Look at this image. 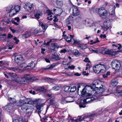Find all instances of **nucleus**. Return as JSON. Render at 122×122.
Segmentation results:
<instances>
[{"instance_id": "a18cd8bd", "label": "nucleus", "mask_w": 122, "mask_h": 122, "mask_svg": "<svg viewBox=\"0 0 122 122\" xmlns=\"http://www.w3.org/2000/svg\"><path fill=\"white\" fill-rule=\"evenodd\" d=\"M47 27L48 26L47 25L44 24L41 26V27L43 28V29H44V30H46Z\"/></svg>"}, {"instance_id": "4c0bfd02", "label": "nucleus", "mask_w": 122, "mask_h": 122, "mask_svg": "<svg viewBox=\"0 0 122 122\" xmlns=\"http://www.w3.org/2000/svg\"><path fill=\"white\" fill-rule=\"evenodd\" d=\"M60 87L59 86H56L52 87L51 89L52 90H54L55 91H57L59 90Z\"/></svg>"}, {"instance_id": "cd10ccee", "label": "nucleus", "mask_w": 122, "mask_h": 122, "mask_svg": "<svg viewBox=\"0 0 122 122\" xmlns=\"http://www.w3.org/2000/svg\"><path fill=\"white\" fill-rule=\"evenodd\" d=\"M16 79H15V81L16 82L21 83V77H20L17 76L16 77Z\"/></svg>"}, {"instance_id": "c756f323", "label": "nucleus", "mask_w": 122, "mask_h": 122, "mask_svg": "<svg viewBox=\"0 0 122 122\" xmlns=\"http://www.w3.org/2000/svg\"><path fill=\"white\" fill-rule=\"evenodd\" d=\"M70 87L69 86H65L64 88V91L67 92H70Z\"/></svg>"}, {"instance_id": "37998d69", "label": "nucleus", "mask_w": 122, "mask_h": 122, "mask_svg": "<svg viewBox=\"0 0 122 122\" xmlns=\"http://www.w3.org/2000/svg\"><path fill=\"white\" fill-rule=\"evenodd\" d=\"M52 97L51 98H50L48 101H49V102L50 104L51 105L53 103V102L54 101L53 98H52Z\"/></svg>"}, {"instance_id": "4be33fe9", "label": "nucleus", "mask_w": 122, "mask_h": 122, "mask_svg": "<svg viewBox=\"0 0 122 122\" xmlns=\"http://www.w3.org/2000/svg\"><path fill=\"white\" fill-rule=\"evenodd\" d=\"M23 101L25 104H31L32 103V101L30 98H26Z\"/></svg>"}, {"instance_id": "9d476101", "label": "nucleus", "mask_w": 122, "mask_h": 122, "mask_svg": "<svg viewBox=\"0 0 122 122\" xmlns=\"http://www.w3.org/2000/svg\"><path fill=\"white\" fill-rule=\"evenodd\" d=\"M116 54V52L113 51V50H110L106 49L105 51V54H108L112 56L115 55Z\"/></svg>"}, {"instance_id": "680f3d73", "label": "nucleus", "mask_w": 122, "mask_h": 122, "mask_svg": "<svg viewBox=\"0 0 122 122\" xmlns=\"http://www.w3.org/2000/svg\"><path fill=\"white\" fill-rule=\"evenodd\" d=\"M13 37V36L10 34H9L8 35V37L9 38H11Z\"/></svg>"}, {"instance_id": "58836bf2", "label": "nucleus", "mask_w": 122, "mask_h": 122, "mask_svg": "<svg viewBox=\"0 0 122 122\" xmlns=\"http://www.w3.org/2000/svg\"><path fill=\"white\" fill-rule=\"evenodd\" d=\"M9 69L14 71H18L19 70V68L17 67L15 68L11 67L9 68Z\"/></svg>"}, {"instance_id": "5fc2aeb1", "label": "nucleus", "mask_w": 122, "mask_h": 122, "mask_svg": "<svg viewBox=\"0 0 122 122\" xmlns=\"http://www.w3.org/2000/svg\"><path fill=\"white\" fill-rule=\"evenodd\" d=\"M47 12L48 14L49 15H51V14H52L51 11L50 10H48L47 11Z\"/></svg>"}, {"instance_id": "ea45409f", "label": "nucleus", "mask_w": 122, "mask_h": 122, "mask_svg": "<svg viewBox=\"0 0 122 122\" xmlns=\"http://www.w3.org/2000/svg\"><path fill=\"white\" fill-rule=\"evenodd\" d=\"M106 49L104 48H102L101 49V51L100 52V53L103 55L105 54V51H106Z\"/></svg>"}, {"instance_id": "9b49d317", "label": "nucleus", "mask_w": 122, "mask_h": 122, "mask_svg": "<svg viewBox=\"0 0 122 122\" xmlns=\"http://www.w3.org/2000/svg\"><path fill=\"white\" fill-rule=\"evenodd\" d=\"M94 115L93 114H91L85 117H82V116L79 117V118L77 119L78 122H81L84 120L85 119L93 117Z\"/></svg>"}, {"instance_id": "dca6fc26", "label": "nucleus", "mask_w": 122, "mask_h": 122, "mask_svg": "<svg viewBox=\"0 0 122 122\" xmlns=\"http://www.w3.org/2000/svg\"><path fill=\"white\" fill-rule=\"evenodd\" d=\"M59 48L56 43H52L51 44V49L52 50H55Z\"/></svg>"}, {"instance_id": "8fccbe9b", "label": "nucleus", "mask_w": 122, "mask_h": 122, "mask_svg": "<svg viewBox=\"0 0 122 122\" xmlns=\"http://www.w3.org/2000/svg\"><path fill=\"white\" fill-rule=\"evenodd\" d=\"M83 61L84 62L88 63H89L90 62V61L89 60L88 58L87 57H86Z\"/></svg>"}, {"instance_id": "7ed1b4c3", "label": "nucleus", "mask_w": 122, "mask_h": 122, "mask_svg": "<svg viewBox=\"0 0 122 122\" xmlns=\"http://www.w3.org/2000/svg\"><path fill=\"white\" fill-rule=\"evenodd\" d=\"M8 100L10 101L11 103L4 107H3L4 109L8 110L12 109L13 108L14 104L16 103V100L15 99L12 98L11 97Z\"/></svg>"}, {"instance_id": "1a4fd4ad", "label": "nucleus", "mask_w": 122, "mask_h": 122, "mask_svg": "<svg viewBox=\"0 0 122 122\" xmlns=\"http://www.w3.org/2000/svg\"><path fill=\"white\" fill-rule=\"evenodd\" d=\"M33 5L30 3H28L25 4L24 6L25 9L28 11H30L31 8L33 7Z\"/></svg>"}, {"instance_id": "4d7b16f0", "label": "nucleus", "mask_w": 122, "mask_h": 122, "mask_svg": "<svg viewBox=\"0 0 122 122\" xmlns=\"http://www.w3.org/2000/svg\"><path fill=\"white\" fill-rule=\"evenodd\" d=\"M70 120H71L72 122H78L77 119H71Z\"/></svg>"}, {"instance_id": "72a5a7b5", "label": "nucleus", "mask_w": 122, "mask_h": 122, "mask_svg": "<svg viewBox=\"0 0 122 122\" xmlns=\"http://www.w3.org/2000/svg\"><path fill=\"white\" fill-rule=\"evenodd\" d=\"M9 76L11 78H15L17 76L16 74L15 73H9Z\"/></svg>"}, {"instance_id": "603ef678", "label": "nucleus", "mask_w": 122, "mask_h": 122, "mask_svg": "<svg viewBox=\"0 0 122 122\" xmlns=\"http://www.w3.org/2000/svg\"><path fill=\"white\" fill-rule=\"evenodd\" d=\"M68 68L69 69H73L75 68V66L74 65H72L71 66H69Z\"/></svg>"}, {"instance_id": "5701e85b", "label": "nucleus", "mask_w": 122, "mask_h": 122, "mask_svg": "<svg viewBox=\"0 0 122 122\" xmlns=\"http://www.w3.org/2000/svg\"><path fill=\"white\" fill-rule=\"evenodd\" d=\"M43 106V104H38L36 106V108L37 110H38V113L39 114L41 112V108Z\"/></svg>"}, {"instance_id": "473e14b6", "label": "nucleus", "mask_w": 122, "mask_h": 122, "mask_svg": "<svg viewBox=\"0 0 122 122\" xmlns=\"http://www.w3.org/2000/svg\"><path fill=\"white\" fill-rule=\"evenodd\" d=\"M76 86H74L70 88V92L72 93L74 92L76 90Z\"/></svg>"}, {"instance_id": "412c9836", "label": "nucleus", "mask_w": 122, "mask_h": 122, "mask_svg": "<svg viewBox=\"0 0 122 122\" xmlns=\"http://www.w3.org/2000/svg\"><path fill=\"white\" fill-rule=\"evenodd\" d=\"M66 98L67 103L73 102L74 99V97H67Z\"/></svg>"}, {"instance_id": "ddd939ff", "label": "nucleus", "mask_w": 122, "mask_h": 122, "mask_svg": "<svg viewBox=\"0 0 122 122\" xmlns=\"http://www.w3.org/2000/svg\"><path fill=\"white\" fill-rule=\"evenodd\" d=\"M101 27L102 29L105 31L107 30L109 28H111L110 26L107 25V22H104L103 25Z\"/></svg>"}, {"instance_id": "774afa93", "label": "nucleus", "mask_w": 122, "mask_h": 122, "mask_svg": "<svg viewBox=\"0 0 122 122\" xmlns=\"http://www.w3.org/2000/svg\"><path fill=\"white\" fill-rule=\"evenodd\" d=\"M30 93L32 94L33 95L35 94V92L34 91H30L29 92Z\"/></svg>"}, {"instance_id": "de8ad7c7", "label": "nucleus", "mask_w": 122, "mask_h": 122, "mask_svg": "<svg viewBox=\"0 0 122 122\" xmlns=\"http://www.w3.org/2000/svg\"><path fill=\"white\" fill-rule=\"evenodd\" d=\"M13 39L15 41V43L16 44H18V42L19 41L17 39V38L16 37H15Z\"/></svg>"}, {"instance_id": "6e6d98bb", "label": "nucleus", "mask_w": 122, "mask_h": 122, "mask_svg": "<svg viewBox=\"0 0 122 122\" xmlns=\"http://www.w3.org/2000/svg\"><path fill=\"white\" fill-rule=\"evenodd\" d=\"M83 75L84 76H87L89 75V73H86V71H83L82 73Z\"/></svg>"}, {"instance_id": "6e6552de", "label": "nucleus", "mask_w": 122, "mask_h": 122, "mask_svg": "<svg viewBox=\"0 0 122 122\" xmlns=\"http://www.w3.org/2000/svg\"><path fill=\"white\" fill-rule=\"evenodd\" d=\"M32 77L29 75L25 76L23 77H21V83L28 82L29 80L32 79Z\"/></svg>"}, {"instance_id": "864d4df0", "label": "nucleus", "mask_w": 122, "mask_h": 122, "mask_svg": "<svg viewBox=\"0 0 122 122\" xmlns=\"http://www.w3.org/2000/svg\"><path fill=\"white\" fill-rule=\"evenodd\" d=\"M79 106L80 108H84L86 107V106L85 104H80Z\"/></svg>"}, {"instance_id": "6ab92c4d", "label": "nucleus", "mask_w": 122, "mask_h": 122, "mask_svg": "<svg viewBox=\"0 0 122 122\" xmlns=\"http://www.w3.org/2000/svg\"><path fill=\"white\" fill-rule=\"evenodd\" d=\"M31 35V33L30 31H26L24 34L23 36V37L24 38H26L29 37Z\"/></svg>"}, {"instance_id": "49530a36", "label": "nucleus", "mask_w": 122, "mask_h": 122, "mask_svg": "<svg viewBox=\"0 0 122 122\" xmlns=\"http://www.w3.org/2000/svg\"><path fill=\"white\" fill-rule=\"evenodd\" d=\"M74 40V43L76 44H79L80 43V41H78L77 40H75L74 39L73 40Z\"/></svg>"}, {"instance_id": "13d9d810", "label": "nucleus", "mask_w": 122, "mask_h": 122, "mask_svg": "<svg viewBox=\"0 0 122 122\" xmlns=\"http://www.w3.org/2000/svg\"><path fill=\"white\" fill-rule=\"evenodd\" d=\"M98 51H99V50H93L92 49H91V50H90L91 51H92L93 52L95 53H97L98 52Z\"/></svg>"}, {"instance_id": "2f4dec72", "label": "nucleus", "mask_w": 122, "mask_h": 122, "mask_svg": "<svg viewBox=\"0 0 122 122\" xmlns=\"http://www.w3.org/2000/svg\"><path fill=\"white\" fill-rule=\"evenodd\" d=\"M6 35L5 34H0V39L3 40H6Z\"/></svg>"}, {"instance_id": "a19ab883", "label": "nucleus", "mask_w": 122, "mask_h": 122, "mask_svg": "<svg viewBox=\"0 0 122 122\" xmlns=\"http://www.w3.org/2000/svg\"><path fill=\"white\" fill-rule=\"evenodd\" d=\"M13 6L12 5H10L7 8L6 11L10 12Z\"/></svg>"}, {"instance_id": "a211bd4d", "label": "nucleus", "mask_w": 122, "mask_h": 122, "mask_svg": "<svg viewBox=\"0 0 122 122\" xmlns=\"http://www.w3.org/2000/svg\"><path fill=\"white\" fill-rule=\"evenodd\" d=\"M21 109L25 111H27L28 109H29L30 108V107L29 105L24 104L22 105L21 107Z\"/></svg>"}, {"instance_id": "bf43d9fd", "label": "nucleus", "mask_w": 122, "mask_h": 122, "mask_svg": "<svg viewBox=\"0 0 122 122\" xmlns=\"http://www.w3.org/2000/svg\"><path fill=\"white\" fill-rule=\"evenodd\" d=\"M39 31L38 29H35L34 30V33L37 34L39 33Z\"/></svg>"}, {"instance_id": "b1692460", "label": "nucleus", "mask_w": 122, "mask_h": 122, "mask_svg": "<svg viewBox=\"0 0 122 122\" xmlns=\"http://www.w3.org/2000/svg\"><path fill=\"white\" fill-rule=\"evenodd\" d=\"M13 122H24V121L23 117H20L17 119H14Z\"/></svg>"}, {"instance_id": "c85d7f7f", "label": "nucleus", "mask_w": 122, "mask_h": 122, "mask_svg": "<svg viewBox=\"0 0 122 122\" xmlns=\"http://www.w3.org/2000/svg\"><path fill=\"white\" fill-rule=\"evenodd\" d=\"M63 36H64V38L68 42H70L71 41V39L69 37L67 36L66 35Z\"/></svg>"}, {"instance_id": "20e7f679", "label": "nucleus", "mask_w": 122, "mask_h": 122, "mask_svg": "<svg viewBox=\"0 0 122 122\" xmlns=\"http://www.w3.org/2000/svg\"><path fill=\"white\" fill-rule=\"evenodd\" d=\"M112 68L116 70H119L121 68L120 63L117 60H113L112 62Z\"/></svg>"}, {"instance_id": "3c124183", "label": "nucleus", "mask_w": 122, "mask_h": 122, "mask_svg": "<svg viewBox=\"0 0 122 122\" xmlns=\"http://www.w3.org/2000/svg\"><path fill=\"white\" fill-rule=\"evenodd\" d=\"M33 62H32L31 63H30L27 66V67H28V66L30 67H31V68H33V67H32V66L33 65Z\"/></svg>"}, {"instance_id": "09e8293b", "label": "nucleus", "mask_w": 122, "mask_h": 122, "mask_svg": "<svg viewBox=\"0 0 122 122\" xmlns=\"http://www.w3.org/2000/svg\"><path fill=\"white\" fill-rule=\"evenodd\" d=\"M117 82H118L117 81H112L111 84L113 85L114 84L115 85H116L117 84Z\"/></svg>"}, {"instance_id": "4468645a", "label": "nucleus", "mask_w": 122, "mask_h": 122, "mask_svg": "<svg viewBox=\"0 0 122 122\" xmlns=\"http://www.w3.org/2000/svg\"><path fill=\"white\" fill-rule=\"evenodd\" d=\"M51 59L52 60L57 61L60 60V59L59 56L56 53H54V54H52L51 56Z\"/></svg>"}, {"instance_id": "7c9ffc66", "label": "nucleus", "mask_w": 122, "mask_h": 122, "mask_svg": "<svg viewBox=\"0 0 122 122\" xmlns=\"http://www.w3.org/2000/svg\"><path fill=\"white\" fill-rule=\"evenodd\" d=\"M113 7L114 9L110 13V15H111L112 16L114 17L115 15V9L116 7L115 5H114Z\"/></svg>"}, {"instance_id": "f257e3e1", "label": "nucleus", "mask_w": 122, "mask_h": 122, "mask_svg": "<svg viewBox=\"0 0 122 122\" xmlns=\"http://www.w3.org/2000/svg\"><path fill=\"white\" fill-rule=\"evenodd\" d=\"M92 87L90 86H86L81 92V95L82 97H84V101L86 102H91L96 99V98L92 97L91 92L94 91L92 89Z\"/></svg>"}, {"instance_id": "2eb2a0df", "label": "nucleus", "mask_w": 122, "mask_h": 122, "mask_svg": "<svg viewBox=\"0 0 122 122\" xmlns=\"http://www.w3.org/2000/svg\"><path fill=\"white\" fill-rule=\"evenodd\" d=\"M80 12L76 7H74L73 9V15L74 16H77L80 14Z\"/></svg>"}, {"instance_id": "0eeeda50", "label": "nucleus", "mask_w": 122, "mask_h": 122, "mask_svg": "<svg viewBox=\"0 0 122 122\" xmlns=\"http://www.w3.org/2000/svg\"><path fill=\"white\" fill-rule=\"evenodd\" d=\"M98 11V14L101 17H103V16H106L107 14V11L104 7L99 8Z\"/></svg>"}, {"instance_id": "393cba45", "label": "nucleus", "mask_w": 122, "mask_h": 122, "mask_svg": "<svg viewBox=\"0 0 122 122\" xmlns=\"http://www.w3.org/2000/svg\"><path fill=\"white\" fill-rule=\"evenodd\" d=\"M24 101L22 100H20V101L17 103L16 105L17 106H20L21 107L22 105L24 104Z\"/></svg>"}, {"instance_id": "f704fd0d", "label": "nucleus", "mask_w": 122, "mask_h": 122, "mask_svg": "<svg viewBox=\"0 0 122 122\" xmlns=\"http://www.w3.org/2000/svg\"><path fill=\"white\" fill-rule=\"evenodd\" d=\"M73 54L76 56H79V51L77 50H74L73 51Z\"/></svg>"}, {"instance_id": "c9c22d12", "label": "nucleus", "mask_w": 122, "mask_h": 122, "mask_svg": "<svg viewBox=\"0 0 122 122\" xmlns=\"http://www.w3.org/2000/svg\"><path fill=\"white\" fill-rule=\"evenodd\" d=\"M61 103L64 104L66 103V97H62L61 100Z\"/></svg>"}, {"instance_id": "e2e57ef3", "label": "nucleus", "mask_w": 122, "mask_h": 122, "mask_svg": "<svg viewBox=\"0 0 122 122\" xmlns=\"http://www.w3.org/2000/svg\"><path fill=\"white\" fill-rule=\"evenodd\" d=\"M66 51V49H64L62 50H61V52L62 53H65Z\"/></svg>"}, {"instance_id": "e433bc0d", "label": "nucleus", "mask_w": 122, "mask_h": 122, "mask_svg": "<svg viewBox=\"0 0 122 122\" xmlns=\"http://www.w3.org/2000/svg\"><path fill=\"white\" fill-rule=\"evenodd\" d=\"M14 8L17 12H18L20 9V6L19 5H17Z\"/></svg>"}, {"instance_id": "f3484780", "label": "nucleus", "mask_w": 122, "mask_h": 122, "mask_svg": "<svg viewBox=\"0 0 122 122\" xmlns=\"http://www.w3.org/2000/svg\"><path fill=\"white\" fill-rule=\"evenodd\" d=\"M9 16L10 17H12L14 16L16 14L17 12L16 11L14 8L13 7V8L11 9L10 11L9 12Z\"/></svg>"}, {"instance_id": "f03ea898", "label": "nucleus", "mask_w": 122, "mask_h": 122, "mask_svg": "<svg viewBox=\"0 0 122 122\" xmlns=\"http://www.w3.org/2000/svg\"><path fill=\"white\" fill-rule=\"evenodd\" d=\"M94 71L97 73H101L105 72V67L103 65L99 64L94 66L93 68Z\"/></svg>"}, {"instance_id": "bb28decb", "label": "nucleus", "mask_w": 122, "mask_h": 122, "mask_svg": "<svg viewBox=\"0 0 122 122\" xmlns=\"http://www.w3.org/2000/svg\"><path fill=\"white\" fill-rule=\"evenodd\" d=\"M77 48L80 49H84L86 48L85 45H79L77 46Z\"/></svg>"}, {"instance_id": "a878e982", "label": "nucleus", "mask_w": 122, "mask_h": 122, "mask_svg": "<svg viewBox=\"0 0 122 122\" xmlns=\"http://www.w3.org/2000/svg\"><path fill=\"white\" fill-rule=\"evenodd\" d=\"M36 90L39 92H45V89L43 86L37 88L36 89Z\"/></svg>"}, {"instance_id": "423d86ee", "label": "nucleus", "mask_w": 122, "mask_h": 122, "mask_svg": "<svg viewBox=\"0 0 122 122\" xmlns=\"http://www.w3.org/2000/svg\"><path fill=\"white\" fill-rule=\"evenodd\" d=\"M15 56V61L18 64H20L23 63L24 59L21 55H18Z\"/></svg>"}, {"instance_id": "aec40b11", "label": "nucleus", "mask_w": 122, "mask_h": 122, "mask_svg": "<svg viewBox=\"0 0 122 122\" xmlns=\"http://www.w3.org/2000/svg\"><path fill=\"white\" fill-rule=\"evenodd\" d=\"M58 65L57 63H54L52 64L50 66H48L47 67L45 68V69H51L54 67Z\"/></svg>"}, {"instance_id": "79ce46f5", "label": "nucleus", "mask_w": 122, "mask_h": 122, "mask_svg": "<svg viewBox=\"0 0 122 122\" xmlns=\"http://www.w3.org/2000/svg\"><path fill=\"white\" fill-rule=\"evenodd\" d=\"M2 21L5 22L7 24H9L10 22V19H7V20H6V19H4L3 20H2Z\"/></svg>"}, {"instance_id": "0e129e2a", "label": "nucleus", "mask_w": 122, "mask_h": 122, "mask_svg": "<svg viewBox=\"0 0 122 122\" xmlns=\"http://www.w3.org/2000/svg\"><path fill=\"white\" fill-rule=\"evenodd\" d=\"M100 37L101 38H105L106 37V36L105 35H103L102 34H101L100 36Z\"/></svg>"}, {"instance_id": "69168bd1", "label": "nucleus", "mask_w": 122, "mask_h": 122, "mask_svg": "<svg viewBox=\"0 0 122 122\" xmlns=\"http://www.w3.org/2000/svg\"><path fill=\"white\" fill-rule=\"evenodd\" d=\"M55 19L53 20V21L54 22H57L58 20V19L57 18V17L56 16L54 17Z\"/></svg>"}, {"instance_id": "338daca9", "label": "nucleus", "mask_w": 122, "mask_h": 122, "mask_svg": "<svg viewBox=\"0 0 122 122\" xmlns=\"http://www.w3.org/2000/svg\"><path fill=\"white\" fill-rule=\"evenodd\" d=\"M10 29L11 31L13 33H15V32L16 31V30L13 29H12L11 27H10Z\"/></svg>"}, {"instance_id": "39448f33", "label": "nucleus", "mask_w": 122, "mask_h": 122, "mask_svg": "<svg viewBox=\"0 0 122 122\" xmlns=\"http://www.w3.org/2000/svg\"><path fill=\"white\" fill-rule=\"evenodd\" d=\"M99 90L100 91L99 92H95L94 94V95L93 96L94 97H93L96 98V99H94V100L96 101L101 100V98H99V99H98V97H99L100 96V93H102L104 91L103 88L101 87H100V89H99Z\"/></svg>"}, {"instance_id": "f8f14e48", "label": "nucleus", "mask_w": 122, "mask_h": 122, "mask_svg": "<svg viewBox=\"0 0 122 122\" xmlns=\"http://www.w3.org/2000/svg\"><path fill=\"white\" fill-rule=\"evenodd\" d=\"M42 13L41 11L40 10H38L34 16L37 19H40V17L42 16Z\"/></svg>"}, {"instance_id": "052dcab7", "label": "nucleus", "mask_w": 122, "mask_h": 122, "mask_svg": "<svg viewBox=\"0 0 122 122\" xmlns=\"http://www.w3.org/2000/svg\"><path fill=\"white\" fill-rule=\"evenodd\" d=\"M73 17L72 16H70L68 18V19L70 21L72 20Z\"/></svg>"}, {"instance_id": "c03bdc74", "label": "nucleus", "mask_w": 122, "mask_h": 122, "mask_svg": "<svg viewBox=\"0 0 122 122\" xmlns=\"http://www.w3.org/2000/svg\"><path fill=\"white\" fill-rule=\"evenodd\" d=\"M83 86L82 84L80 83L77 85V88L78 91L79 90V88L80 87H83Z\"/></svg>"}]
</instances>
